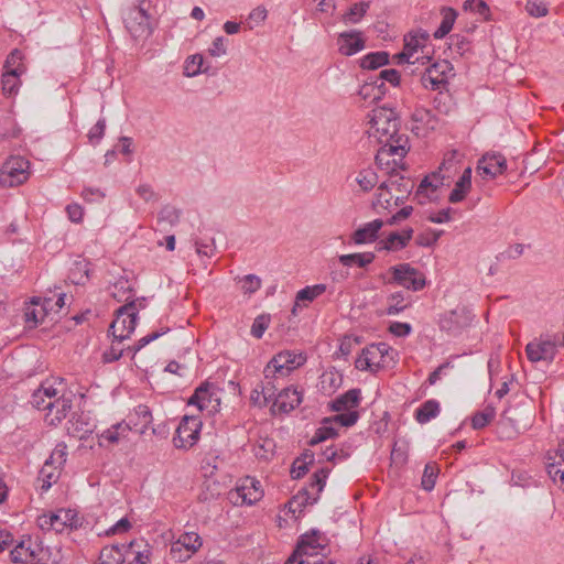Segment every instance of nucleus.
<instances>
[{
    "label": "nucleus",
    "mask_w": 564,
    "mask_h": 564,
    "mask_svg": "<svg viewBox=\"0 0 564 564\" xmlns=\"http://www.w3.org/2000/svg\"><path fill=\"white\" fill-rule=\"evenodd\" d=\"M393 195H394V193L390 188L389 181L388 180L383 181L378 186V193L376 196L375 206L390 210L392 208Z\"/></svg>",
    "instance_id": "nucleus-37"
},
{
    "label": "nucleus",
    "mask_w": 564,
    "mask_h": 564,
    "mask_svg": "<svg viewBox=\"0 0 564 564\" xmlns=\"http://www.w3.org/2000/svg\"><path fill=\"white\" fill-rule=\"evenodd\" d=\"M369 9L368 2H357L354 3L349 10L343 15V21L345 23H358L362 17L366 14Z\"/></svg>",
    "instance_id": "nucleus-46"
},
{
    "label": "nucleus",
    "mask_w": 564,
    "mask_h": 564,
    "mask_svg": "<svg viewBox=\"0 0 564 564\" xmlns=\"http://www.w3.org/2000/svg\"><path fill=\"white\" fill-rule=\"evenodd\" d=\"M546 469L553 481L564 482V441L558 444L554 455L549 454Z\"/></svg>",
    "instance_id": "nucleus-24"
},
{
    "label": "nucleus",
    "mask_w": 564,
    "mask_h": 564,
    "mask_svg": "<svg viewBox=\"0 0 564 564\" xmlns=\"http://www.w3.org/2000/svg\"><path fill=\"white\" fill-rule=\"evenodd\" d=\"M408 137H401L395 142L380 143L377 151L376 163L389 176L404 169L403 159L408 153Z\"/></svg>",
    "instance_id": "nucleus-4"
},
{
    "label": "nucleus",
    "mask_w": 564,
    "mask_h": 564,
    "mask_svg": "<svg viewBox=\"0 0 564 564\" xmlns=\"http://www.w3.org/2000/svg\"><path fill=\"white\" fill-rule=\"evenodd\" d=\"M495 417V409L487 406L484 411L477 412L471 419V425L475 430L485 427Z\"/></svg>",
    "instance_id": "nucleus-52"
},
{
    "label": "nucleus",
    "mask_w": 564,
    "mask_h": 564,
    "mask_svg": "<svg viewBox=\"0 0 564 564\" xmlns=\"http://www.w3.org/2000/svg\"><path fill=\"white\" fill-rule=\"evenodd\" d=\"M369 137L378 143L395 142L404 134L399 133L400 120L395 111L391 108L379 107L371 111Z\"/></svg>",
    "instance_id": "nucleus-2"
},
{
    "label": "nucleus",
    "mask_w": 564,
    "mask_h": 564,
    "mask_svg": "<svg viewBox=\"0 0 564 564\" xmlns=\"http://www.w3.org/2000/svg\"><path fill=\"white\" fill-rule=\"evenodd\" d=\"M378 352H380V346L371 345L362 349L361 354L355 361V366L358 370H373V366L378 367V362L376 361L378 357Z\"/></svg>",
    "instance_id": "nucleus-29"
},
{
    "label": "nucleus",
    "mask_w": 564,
    "mask_h": 564,
    "mask_svg": "<svg viewBox=\"0 0 564 564\" xmlns=\"http://www.w3.org/2000/svg\"><path fill=\"white\" fill-rule=\"evenodd\" d=\"M360 402V390L359 389H350L344 394L335 398L330 403V409L334 412H349L356 411Z\"/></svg>",
    "instance_id": "nucleus-25"
},
{
    "label": "nucleus",
    "mask_w": 564,
    "mask_h": 564,
    "mask_svg": "<svg viewBox=\"0 0 564 564\" xmlns=\"http://www.w3.org/2000/svg\"><path fill=\"white\" fill-rule=\"evenodd\" d=\"M413 229L405 228L401 232H391L384 240L380 241V249L397 251L403 249L412 239Z\"/></svg>",
    "instance_id": "nucleus-27"
},
{
    "label": "nucleus",
    "mask_w": 564,
    "mask_h": 564,
    "mask_svg": "<svg viewBox=\"0 0 564 564\" xmlns=\"http://www.w3.org/2000/svg\"><path fill=\"white\" fill-rule=\"evenodd\" d=\"M202 420L196 415H185L176 429V435L173 438L176 448H191L199 438L202 430Z\"/></svg>",
    "instance_id": "nucleus-8"
},
{
    "label": "nucleus",
    "mask_w": 564,
    "mask_h": 564,
    "mask_svg": "<svg viewBox=\"0 0 564 564\" xmlns=\"http://www.w3.org/2000/svg\"><path fill=\"white\" fill-rule=\"evenodd\" d=\"M388 301L389 305L386 311L387 315H397L408 307V304L404 303V297L401 292L391 294Z\"/></svg>",
    "instance_id": "nucleus-51"
},
{
    "label": "nucleus",
    "mask_w": 564,
    "mask_h": 564,
    "mask_svg": "<svg viewBox=\"0 0 564 564\" xmlns=\"http://www.w3.org/2000/svg\"><path fill=\"white\" fill-rule=\"evenodd\" d=\"M356 182L364 192H369L378 183V175L371 169H364L356 176Z\"/></svg>",
    "instance_id": "nucleus-45"
},
{
    "label": "nucleus",
    "mask_w": 564,
    "mask_h": 564,
    "mask_svg": "<svg viewBox=\"0 0 564 564\" xmlns=\"http://www.w3.org/2000/svg\"><path fill=\"white\" fill-rule=\"evenodd\" d=\"M471 167L468 166L464 170L460 177L455 183V187L448 196V200L453 204L464 200L466 195L471 188Z\"/></svg>",
    "instance_id": "nucleus-28"
},
{
    "label": "nucleus",
    "mask_w": 564,
    "mask_h": 564,
    "mask_svg": "<svg viewBox=\"0 0 564 564\" xmlns=\"http://www.w3.org/2000/svg\"><path fill=\"white\" fill-rule=\"evenodd\" d=\"M444 184V176L438 172H434L431 175L425 176L415 193V197L420 204L424 203V198L434 199L436 197L437 189Z\"/></svg>",
    "instance_id": "nucleus-20"
},
{
    "label": "nucleus",
    "mask_w": 564,
    "mask_h": 564,
    "mask_svg": "<svg viewBox=\"0 0 564 564\" xmlns=\"http://www.w3.org/2000/svg\"><path fill=\"white\" fill-rule=\"evenodd\" d=\"M437 473H438V470L435 465H433V464L425 465L423 476H422V481H421L422 488L424 490L431 491L434 488L435 481L437 478Z\"/></svg>",
    "instance_id": "nucleus-54"
},
{
    "label": "nucleus",
    "mask_w": 564,
    "mask_h": 564,
    "mask_svg": "<svg viewBox=\"0 0 564 564\" xmlns=\"http://www.w3.org/2000/svg\"><path fill=\"white\" fill-rule=\"evenodd\" d=\"M32 405L44 412V421L52 426L58 425L69 413L73 400L63 388H56L45 381L36 389L31 398Z\"/></svg>",
    "instance_id": "nucleus-1"
},
{
    "label": "nucleus",
    "mask_w": 564,
    "mask_h": 564,
    "mask_svg": "<svg viewBox=\"0 0 564 564\" xmlns=\"http://www.w3.org/2000/svg\"><path fill=\"white\" fill-rule=\"evenodd\" d=\"M507 170V160L500 153H487L479 161L477 165V172L495 178L501 175Z\"/></svg>",
    "instance_id": "nucleus-18"
},
{
    "label": "nucleus",
    "mask_w": 564,
    "mask_h": 564,
    "mask_svg": "<svg viewBox=\"0 0 564 564\" xmlns=\"http://www.w3.org/2000/svg\"><path fill=\"white\" fill-rule=\"evenodd\" d=\"M323 540L317 531H312L311 534H304L297 543L296 550L299 554L317 553L318 549H323Z\"/></svg>",
    "instance_id": "nucleus-31"
},
{
    "label": "nucleus",
    "mask_w": 564,
    "mask_h": 564,
    "mask_svg": "<svg viewBox=\"0 0 564 564\" xmlns=\"http://www.w3.org/2000/svg\"><path fill=\"white\" fill-rule=\"evenodd\" d=\"M68 279L73 284H85L89 279V263L86 260L76 261L69 270Z\"/></svg>",
    "instance_id": "nucleus-35"
},
{
    "label": "nucleus",
    "mask_w": 564,
    "mask_h": 564,
    "mask_svg": "<svg viewBox=\"0 0 564 564\" xmlns=\"http://www.w3.org/2000/svg\"><path fill=\"white\" fill-rule=\"evenodd\" d=\"M135 542L137 545H134L131 551L126 552L123 550L126 560L128 558L127 564H147L150 561L151 546L143 541Z\"/></svg>",
    "instance_id": "nucleus-30"
},
{
    "label": "nucleus",
    "mask_w": 564,
    "mask_h": 564,
    "mask_svg": "<svg viewBox=\"0 0 564 564\" xmlns=\"http://www.w3.org/2000/svg\"><path fill=\"white\" fill-rule=\"evenodd\" d=\"M440 414V402L431 399L425 401L420 408L415 411V420L420 424H425L430 422L432 419L436 417Z\"/></svg>",
    "instance_id": "nucleus-32"
},
{
    "label": "nucleus",
    "mask_w": 564,
    "mask_h": 564,
    "mask_svg": "<svg viewBox=\"0 0 564 564\" xmlns=\"http://www.w3.org/2000/svg\"><path fill=\"white\" fill-rule=\"evenodd\" d=\"M37 525L44 531L63 532L67 528H76L78 518L72 509H58L56 512L42 514L37 518Z\"/></svg>",
    "instance_id": "nucleus-9"
},
{
    "label": "nucleus",
    "mask_w": 564,
    "mask_h": 564,
    "mask_svg": "<svg viewBox=\"0 0 564 564\" xmlns=\"http://www.w3.org/2000/svg\"><path fill=\"white\" fill-rule=\"evenodd\" d=\"M137 325V313L134 312V304L121 306L117 311V316L110 324L109 332L118 341H122L130 337Z\"/></svg>",
    "instance_id": "nucleus-10"
},
{
    "label": "nucleus",
    "mask_w": 564,
    "mask_h": 564,
    "mask_svg": "<svg viewBox=\"0 0 564 564\" xmlns=\"http://www.w3.org/2000/svg\"><path fill=\"white\" fill-rule=\"evenodd\" d=\"M23 54L19 50H13L7 57L4 63V70H14L15 73L23 74L25 67L22 63Z\"/></svg>",
    "instance_id": "nucleus-47"
},
{
    "label": "nucleus",
    "mask_w": 564,
    "mask_h": 564,
    "mask_svg": "<svg viewBox=\"0 0 564 564\" xmlns=\"http://www.w3.org/2000/svg\"><path fill=\"white\" fill-rule=\"evenodd\" d=\"M30 177V162L20 155L10 156L0 167V185L14 187Z\"/></svg>",
    "instance_id": "nucleus-6"
},
{
    "label": "nucleus",
    "mask_w": 564,
    "mask_h": 564,
    "mask_svg": "<svg viewBox=\"0 0 564 564\" xmlns=\"http://www.w3.org/2000/svg\"><path fill=\"white\" fill-rule=\"evenodd\" d=\"M204 58L202 55L196 54L187 58L184 67V74L188 77L195 76L203 72Z\"/></svg>",
    "instance_id": "nucleus-56"
},
{
    "label": "nucleus",
    "mask_w": 564,
    "mask_h": 564,
    "mask_svg": "<svg viewBox=\"0 0 564 564\" xmlns=\"http://www.w3.org/2000/svg\"><path fill=\"white\" fill-rule=\"evenodd\" d=\"M302 398V391L297 388H285L276 395L273 405L279 411L289 413L301 404Z\"/></svg>",
    "instance_id": "nucleus-23"
},
{
    "label": "nucleus",
    "mask_w": 564,
    "mask_h": 564,
    "mask_svg": "<svg viewBox=\"0 0 564 564\" xmlns=\"http://www.w3.org/2000/svg\"><path fill=\"white\" fill-rule=\"evenodd\" d=\"M268 11L264 7L254 8L248 15L246 20V25L249 30H253L264 22L267 19Z\"/></svg>",
    "instance_id": "nucleus-53"
},
{
    "label": "nucleus",
    "mask_w": 564,
    "mask_h": 564,
    "mask_svg": "<svg viewBox=\"0 0 564 564\" xmlns=\"http://www.w3.org/2000/svg\"><path fill=\"white\" fill-rule=\"evenodd\" d=\"M250 402L252 405L258 408H264L269 404L267 397L263 392V387L260 386L259 383H257L251 391Z\"/></svg>",
    "instance_id": "nucleus-63"
},
{
    "label": "nucleus",
    "mask_w": 564,
    "mask_h": 564,
    "mask_svg": "<svg viewBox=\"0 0 564 564\" xmlns=\"http://www.w3.org/2000/svg\"><path fill=\"white\" fill-rule=\"evenodd\" d=\"M139 6L127 10L123 22L127 31L135 42L145 41L154 30L152 18L144 8L147 0H137Z\"/></svg>",
    "instance_id": "nucleus-5"
},
{
    "label": "nucleus",
    "mask_w": 564,
    "mask_h": 564,
    "mask_svg": "<svg viewBox=\"0 0 564 564\" xmlns=\"http://www.w3.org/2000/svg\"><path fill=\"white\" fill-rule=\"evenodd\" d=\"M382 226L383 221L381 219H375L372 221H369L361 226L360 228H358L352 234L351 239L356 245L373 242L378 238V232Z\"/></svg>",
    "instance_id": "nucleus-26"
},
{
    "label": "nucleus",
    "mask_w": 564,
    "mask_h": 564,
    "mask_svg": "<svg viewBox=\"0 0 564 564\" xmlns=\"http://www.w3.org/2000/svg\"><path fill=\"white\" fill-rule=\"evenodd\" d=\"M412 119L426 130H435L438 124V120L435 115L431 110L424 108L416 109L412 115Z\"/></svg>",
    "instance_id": "nucleus-40"
},
{
    "label": "nucleus",
    "mask_w": 564,
    "mask_h": 564,
    "mask_svg": "<svg viewBox=\"0 0 564 564\" xmlns=\"http://www.w3.org/2000/svg\"><path fill=\"white\" fill-rule=\"evenodd\" d=\"M475 318V315L465 306H458L446 313L440 321L443 330L451 334H457L468 327Z\"/></svg>",
    "instance_id": "nucleus-15"
},
{
    "label": "nucleus",
    "mask_w": 564,
    "mask_h": 564,
    "mask_svg": "<svg viewBox=\"0 0 564 564\" xmlns=\"http://www.w3.org/2000/svg\"><path fill=\"white\" fill-rule=\"evenodd\" d=\"M359 419V413L357 411H345L338 412V414L326 417L327 424H334L337 429V425L349 427L357 423Z\"/></svg>",
    "instance_id": "nucleus-43"
},
{
    "label": "nucleus",
    "mask_w": 564,
    "mask_h": 564,
    "mask_svg": "<svg viewBox=\"0 0 564 564\" xmlns=\"http://www.w3.org/2000/svg\"><path fill=\"white\" fill-rule=\"evenodd\" d=\"M22 74L14 70H4L2 74V90L7 96H13L18 93L20 86V76Z\"/></svg>",
    "instance_id": "nucleus-42"
},
{
    "label": "nucleus",
    "mask_w": 564,
    "mask_h": 564,
    "mask_svg": "<svg viewBox=\"0 0 564 564\" xmlns=\"http://www.w3.org/2000/svg\"><path fill=\"white\" fill-rule=\"evenodd\" d=\"M329 469L321 468L316 470L307 487L302 488L294 497V502H299L302 508L313 505L318 500L319 494L326 485Z\"/></svg>",
    "instance_id": "nucleus-12"
},
{
    "label": "nucleus",
    "mask_w": 564,
    "mask_h": 564,
    "mask_svg": "<svg viewBox=\"0 0 564 564\" xmlns=\"http://www.w3.org/2000/svg\"><path fill=\"white\" fill-rule=\"evenodd\" d=\"M129 431L130 429L127 424L118 423L101 433L99 444L102 445L104 442L116 444L121 437L126 436Z\"/></svg>",
    "instance_id": "nucleus-39"
},
{
    "label": "nucleus",
    "mask_w": 564,
    "mask_h": 564,
    "mask_svg": "<svg viewBox=\"0 0 564 564\" xmlns=\"http://www.w3.org/2000/svg\"><path fill=\"white\" fill-rule=\"evenodd\" d=\"M106 130V120L104 118L99 119L94 127L88 132V139L91 143H98Z\"/></svg>",
    "instance_id": "nucleus-64"
},
{
    "label": "nucleus",
    "mask_w": 564,
    "mask_h": 564,
    "mask_svg": "<svg viewBox=\"0 0 564 564\" xmlns=\"http://www.w3.org/2000/svg\"><path fill=\"white\" fill-rule=\"evenodd\" d=\"M525 11L533 18H542L549 13V8L542 1L528 0L525 3Z\"/></svg>",
    "instance_id": "nucleus-58"
},
{
    "label": "nucleus",
    "mask_w": 564,
    "mask_h": 564,
    "mask_svg": "<svg viewBox=\"0 0 564 564\" xmlns=\"http://www.w3.org/2000/svg\"><path fill=\"white\" fill-rule=\"evenodd\" d=\"M214 386L205 382L196 388L194 394L188 400V405H196L199 411L208 409L209 406L215 408L213 402L218 403V398L214 393Z\"/></svg>",
    "instance_id": "nucleus-22"
},
{
    "label": "nucleus",
    "mask_w": 564,
    "mask_h": 564,
    "mask_svg": "<svg viewBox=\"0 0 564 564\" xmlns=\"http://www.w3.org/2000/svg\"><path fill=\"white\" fill-rule=\"evenodd\" d=\"M262 495L260 482L247 477L235 491L230 492V499L236 505H253L262 498Z\"/></svg>",
    "instance_id": "nucleus-17"
},
{
    "label": "nucleus",
    "mask_w": 564,
    "mask_h": 564,
    "mask_svg": "<svg viewBox=\"0 0 564 564\" xmlns=\"http://www.w3.org/2000/svg\"><path fill=\"white\" fill-rule=\"evenodd\" d=\"M375 259V254L371 252L365 253H351V254H343L339 257V261L341 264L346 267H351L357 264L359 268H365L370 264Z\"/></svg>",
    "instance_id": "nucleus-41"
},
{
    "label": "nucleus",
    "mask_w": 564,
    "mask_h": 564,
    "mask_svg": "<svg viewBox=\"0 0 564 564\" xmlns=\"http://www.w3.org/2000/svg\"><path fill=\"white\" fill-rule=\"evenodd\" d=\"M556 341L549 338H535L525 346V354L531 362H552L556 356Z\"/></svg>",
    "instance_id": "nucleus-16"
},
{
    "label": "nucleus",
    "mask_w": 564,
    "mask_h": 564,
    "mask_svg": "<svg viewBox=\"0 0 564 564\" xmlns=\"http://www.w3.org/2000/svg\"><path fill=\"white\" fill-rule=\"evenodd\" d=\"M134 545H137L135 540L131 541L129 544L102 547L98 564H126V554L123 553V550L129 552Z\"/></svg>",
    "instance_id": "nucleus-21"
},
{
    "label": "nucleus",
    "mask_w": 564,
    "mask_h": 564,
    "mask_svg": "<svg viewBox=\"0 0 564 564\" xmlns=\"http://www.w3.org/2000/svg\"><path fill=\"white\" fill-rule=\"evenodd\" d=\"M376 80H378V86H380V89L384 86V82L391 84L393 87H397L400 85V73L393 68L383 69L380 72Z\"/></svg>",
    "instance_id": "nucleus-57"
},
{
    "label": "nucleus",
    "mask_w": 564,
    "mask_h": 564,
    "mask_svg": "<svg viewBox=\"0 0 564 564\" xmlns=\"http://www.w3.org/2000/svg\"><path fill=\"white\" fill-rule=\"evenodd\" d=\"M318 553L299 554L295 550L286 564H319L323 560L317 557Z\"/></svg>",
    "instance_id": "nucleus-60"
},
{
    "label": "nucleus",
    "mask_w": 564,
    "mask_h": 564,
    "mask_svg": "<svg viewBox=\"0 0 564 564\" xmlns=\"http://www.w3.org/2000/svg\"><path fill=\"white\" fill-rule=\"evenodd\" d=\"M57 468L58 467H56V466H52L47 463H44L43 467L40 470V477L42 479L41 488L43 490L50 489L52 484L56 481V479L58 477L56 474Z\"/></svg>",
    "instance_id": "nucleus-50"
},
{
    "label": "nucleus",
    "mask_w": 564,
    "mask_h": 564,
    "mask_svg": "<svg viewBox=\"0 0 564 564\" xmlns=\"http://www.w3.org/2000/svg\"><path fill=\"white\" fill-rule=\"evenodd\" d=\"M338 51L345 56H351L366 46L361 32L352 30L343 32L337 39Z\"/></svg>",
    "instance_id": "nucleus-19"
},
{
    "label": "nucleus",
    "mask_w": 564,
    "mask_h": 564,
    "mask_svg": "<svg viewBox=\"0 0 564 564\" xmlns=\"http://www.w3.org/2000/svg\"><path fill=\"white\" fill-rule=\"evenodd\" d=\"M389 63V54L387 52H373L360 58V67L364 69H377Z\"/></svg>",
    "instance_id": "nucleus-36"
},
{
    "label": "nucleus",
    "mask_w": 564,
    "mask_h": 564,
    "mask_svg": "<svg viewBox=\"0 0 564 564\" xmlns=\"http://www.w3.org/2000/svg\"><path fill=\"white\" fill-rule=\"evenodd\" d=\"M338 435L337 429L334 424H327L326 417L321 422V426L315 431V434L310 440V445L314 446L329 438H334Z\"/></svg>",
    "instance_id": "nucleus-38"
},
{
    "label": "nucleus",
    "mask_w": 564,
    "mask_h": 564,
    "mask_svg": "<svg viewBox=\"0 0 564 564\" xmlns=\"http://www.w3.org/2000/svg\"><path fill=\"white\" fill-rule=\"evenodd\" d=\"M429 33L422 30L411 32L404 36V46L402 52L393 55V62L398 65H426L431 58L426 48Z\"/></svg>",
    "instance_id": "nucleus-3"
},
{
    "label": "nucleus",
    "mask_w": 564,
    "mask_h": 564,
    "mask_svg": "<svg viewBox=\"0 0 564 564\" xmlns=\"http://www.w3.org/2000/svg\"><path fill=\"white\" fill-rule=\"evenodd\" d=\"M383 94L382 90H380V86H378V80L373 82H366L358 91V95L367 100H377L381 98V95Z\"/></svg>",
    "instance_id": "nucleus-49"
},
{
    "label": "nucleus",
    "mask_w": 564,
    "mask_h": 564,
    "mask_svg": "<svg viewBox=\"0 0 564 564\" xmlns=\"http://www.w3.org/2000/svg\"><path fill=\"white\" fill-rule=\"evenodd\" d=\"M325 291H326L325 284H315L312 286H306L297 292L296 301L313 302L316 297L322 295Z\"/></svg>",
    "instance_id": "nucleus-48"
},
{
    "label": "nucleus",
    "mask_w": 564,
    "mask_h": 564,
    "mask_svg": "<svg viewBox=\"0 0 564 564\" xmlns=\"http://www.w3.org/2000/svg\"><path fill=\"white\" fill-rule=\"evenodd\" d=\"M441 14H442L441 25L435 30V32L433 34L435 39H443L444 36H446L453 29V25L457 18V12L453 8H447V7L442 8Z\"/></svg>",
    "instance_id": "nucleus-33"
},
{
    "label": "nucleus",
    "mask_w": 564,
    "mask_h": 564,
    "mask_svg": "<svg viewBox=\"0 0 564 564\" xmlns=\"http://www.w3.org/2000/svg\"><path fill=\"white\" fill-rule=\"evenodd\" d=\"M35 556V551L31 547V539L22 540L10 553L13 563H28Z\"/></svg>",
    "instance_id": "nucleus-34"
},
{
    "label": "nucleus",
    "mask_w": 564,
    "mask_h": 564,
    "mask_svg": "<svg viewBox=\"0 0 564 564\" xmlns=\"http://www.w3.org/2000/svg\"><path fill=\"white\" fill-rule=\"evenodd\" d=\"M270 324V316L269 315H259L253 321V324L251 326V335L256 338H261L269 327Z\"/></svg>",
    "instance_id": "nucleus-61"
},
{
    "label": "nucleus",
    "mask_w": 564,
    "mask_h": 564,
    "mask_svg": "<svg viewBox=\"0 0 564 564\" xmlns=\"http://www.w3.org/2000/svg\"><path fill=\"white\" fill-rule=\"evenodd\" d=\"M67 457V447L64 443L57 444L53 449L51 456L45 460V463L61 467L65 464Z\"/></svg>",
    "instance_id": "nucleus-55"
},
{
    "label": "nucleus",
    "mask_w": 564,
    "mask_h": 564,
    "mask_svg": "<svg viewBox=\"0 0 564 564\" xmlns=\"http://www.w3.org/2000/svg\"><path fill=\"white\" fill-rule=\"evenodd\" d=\"M203 545L197 532H184L171 545V554L180 562L189 560Z\"/></svg>",
    "instance_id": "nucleus-13"
},
{
    "label": "nucleus",
    "mask_w": 564,
    "mask_h": 564,
    "mask_svg": "<svg viewBox=\"0 0 564 564\" xmlns=\"http://www.w3.org/2000/svg\"><path fill=\"white\" fill-rule=\"evenodd\" d=\"M180 213L176 208L165 206L159 213L158 220L159 223H169L170 225H174L178 221Z\"/></svg>",
    "instance_id": "nucleus-62"
},
{
    "label": "nucleus",
    "mask_w": 564,
    "mask_h": 564,
    "mask_svg": "<svg viewBox=\"0 0 564 564\" xmlns=\"http://www.w3.org/2000/svg\"><path fill=\"white\" fill-rule=\"evenodd\" d=\"M52 299L45 297L43 301V305L37 308H28L25 311V321L26 323H32V326H36L37 324L42 323L44 317L46 316L47 307L51 305Z\"/></svg>",
    "instance_id": "nucleus-44"
},
{
    "label": "nucleus",
    "mask_w": 564,
    "mask_h": 564,
    "mask_svg": "<svg viewBox=\"0 0 564 564\" xmlns=\"http://www.w3.org/2000/svg\"><path fill=\"white\" fill-rule=\"evenodd\" d=\"M306 361L305 355L294 350H284L276 354L265 366L263 373L265 378L275 375L288 376L292 370L301 367Z\"/></svg>",
    "instance_id": "nucleus-7"
},
{
    "label": "nucleus",
    "mask_w": 564,
    "mask_h": 564,
    "mask_svg": "<svg viewBox=\"0 0 564 564\" xmlns=\"http://www.w3.org/2000/svg\"><path fill=\"white\" fill-rule=\"evenodd\" d=\"M392 282L412 291L422 290L426 282L424 275L409 263L391 267Z\"/></svg>",
    "instance_id": "nucleus-11"
},
{
    "label": "nucleus",
    "mask_w": 564,
    "mask_h": 564,
    "mask_svg": "<svg viewBox=\"0 0 564 564\" xmlns=\"http://www.w3.org/2000/svg\"><path fill=\"white\" fill-rule=\"evenodd\" d=\"M429 65L421 75V83L425 88L438 90L447 83V73L452 66L447 61H438Z\"/></svg>",
    "instance_id": "nucleus-14"
},
{
    "label": "nucleus",
    "mask_w": 564,
    "mask_h": 564,
    "mask_svg": "<svg viewBox=\"0 0 564 564\" xmlns=\"http://www.w3.org/2000/svg\"><path fill=\"white\" fill-rule=\"evenodd\" d=\"M240 282L241 289L246 294H252L261 288V279L256 274H247Z\"/></svg>",
    "instance_id": "nucleus-59"
}]
</instances>
